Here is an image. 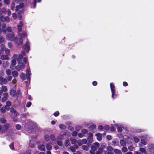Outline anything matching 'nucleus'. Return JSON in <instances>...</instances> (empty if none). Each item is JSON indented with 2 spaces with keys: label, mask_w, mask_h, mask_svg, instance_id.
<instances>
[{
  "label": "nucleus",
  "mask_w": 154,
  "mask_h": 154,
  "mask_svg": "<svg viewBox=\"0 0 154 154\" xmlns=\"http://www.w3.org/2000/svg\"><path fill=\"white\" fill-rule=\"evenodd\" d=\"M69 149L73 152H74L75 151V150L74 147H73V146H70L69 147Z\"/></svg>",
  "instance_id": "obj_41"
},
{
  "label": "nucleus",
  "mask_w": 154,
  "mask_h": 154,
  "mask_svg": "<svg viewBox=\"0 0 154 154\" xmlns=\"http://www.w3.org/2000/svg\"><path fill=\"white\" fill-rule=\"evenodd\" d=\"M10 127L8 123H6L3 125H0V134H3L6 132Z\"/></svg>",
  "instance_id": "obj_1"
},
{
  "label": "nucleus",
  "mask_w": 154,
  "mask_h": 154,
  "mask_svg": "<svg viewBox=\"0 0 154 154\" xmlns=\"http://www.w3.org/2000/svg\"><path fill=\"white\" fill-rule=\"evenodd\" d=\"M12 17H13L14 19H16L17 18V14L15 13H13V14H12Z\"/></svg>",
  "instance_id": "obj_54"
},
{
  "label": "nucleus",
  "mask_w": 154,
  "mask_h": 154,
  "mask_svg": "<svg viewBox=\"0 0 154 154\" xmlns=\"http://www.w3.org/2000/svg\"><path fill=\"white\" fill-rule=\"evenodd\" d=\"M116 125L117 127H118L117 130L119 132H121L122 131V128L119 127L118 125Z\"/></svg>",
  "instance_id": "obj_34"
},
{
  "label": "nucleus",
  "mask_w": 154,
  "mask_h": 154,
  "mask_svg": "<svg viewBox=\"0 0 154 154\" xmlns=\"http://www.w3.org/2000/svg\"><path fill=\"white\" fill-rule=\"evenodd\" d=\"M23 55L21 54H20L19 55L18 58L17 60H19L20 61V60L22 59L23 57Z\"/></svg>",
  "instance_id": "obj_58"
},
{
  "label": "nucleus",
  "mask_w": 154,
  "mask_h": 154,
  "mask_svg": "<svg viewBox=\"0 0 154 154\" xmlns=\"http://www.w3.org/2000/svg\"><path fill=\"white\" fill-rule=\"evenodd\" d=\"M46 148L48 150H51L52 148V146L50 143H48L47 145Z\"/></svg>",
  "instance_id": "obj_26"
},
{
  "label": "nucleus",
  "mask_w": 154,
  "mask_h": 154,
  "mask_svg": "<svg viewBox=\"0 0 154 154\" xmlns=\"http://www.w3.org/2000/svg\"><path fill=\"white\" fill-rule=\"evenodd\" d=\"M16 61L15 60L12 59L11 60V64L10 66V68L12 69H14V66L16 65Z\"/></svg>",
  "instance_id": "obj_6"
},
{
  "label": "nucleus",
  "mask_w": 154,
  "mask_h": 154,
  "mask_svg": "<svg viewBox=\"0 0 154 154\" xmlns=\"http://www.w3.org/2000/svg\"><path fill=\"white\" fill-rule=\"evenodd\" d=\"M29 42L28 41H27L25 45L23 47L24 50L27 52H28L29 51Z\"/></svg>",
  "instance_id": "obj_7"
},
{
  "label": "nucleus",
  "mask_w": 154,
  "mask_h": 154,
  "mask_svg": "<svg viewBox=\"0 0 154 154\" xmlns=\"http://www.w3.org/2000/svg\"><path fill=\"white\" fill-rule=\"evenodd\" d=\"M117 143L116 141L114 140V141H112V145L115 146L117 145Z\"/></svg>",
  "instance_id": "obj_53"
},
{
  "label": "nucleus",
  "mask_w": 154,
  "mask_h": 154,
  "mask_svg": "<svg viewBox=\"0 0 154 154\" xmlns=\"http://www.w3.org/2000/svg\"><path fill=\"white\" fill-rule=\"evenodd\" d=\"M15 4L14 2H13L11 4V9L12 10H14V8Z\"/></svg>",
  "instance_id": "obj_42"
},
{
  "label": "nucleus",
  "mask_w": 154,
  "mask_h": 154,
  "mask_svg": "<svg viewBox=\"0 0 154 154\" xmlns=\"http://www.w3.org/2000/svg\"><path fill=\"white\" fill-rule=\"evenodd\" d=\"M82 144H86L87 143V140L85 139H82Z\"/></svg>",
  "instance_id": "obj_43"
},
{
  "label": "nucleus",
  "mask_w": 154,
  "mask_h": 154,
  "mask_svg": "<svg viewBox=\"0 0 154 154\" xmlns=\"http://www.w3.org/2000/svg\"><path fill=\"white\" fill-rule=\"evenodd\" d=\"M6 106H9L11 105V102L9 101H8L6 102Z\"/></svg>",
  "instance_id": "obj_47"
},
{
  "label": "nucleus",
  "mask_w": 154,
  "mask_h": 154,
  "mask_svg": "<svg viewBox=\"0 0 154 154\" xmlns=\"http://www.w3.org/2000/svg\"><path fill=\"white\" fill-rule=\"evenodd\" d=\"M81 132L82 133L84 134H86L88 132V131L85 129H83L81 130Z\"/></svg>",
  "instance_id": "obj_33"
},
{
  "label": "nucleus",
  "mask_w": 154,
  "mask_h": 154,
  "mask_svg": "<svg viewBox=\"0 0 154 154\" xmlns=\"http://www.w3.org/2000/svg\"><path fill=\"white\" fill-rule=\"evenodd\" d=\"M4 51H5V53L6 55H7L8 56L9 55L10 53V50L9 49H5Z\"/></svg>",
  "instance_id": "obj_28"
},
{
  "label": "nucleus",
  "mask_w": 154,
  "mask_h": 154,
  "mask_svg": "<svg viewBox=\"0 0 154 154\" xmlns=\"http://www.w3.org/2000/svg\"><path fill=\"white\" fill-rule=\"evenodd\" d=\"M6 38L7 39L11 41H13L17 39V37L15 36L14 33L12 32H10L6 35Z\"/></svg>",
  "instance_id": "obj_2"
},
{
  "label": "nucleus",
  "mask_w": 154,
  "mask_h": 154,
  "mask_svg": "<svg viewBox=\"0 0 154 154\" xmlns=\"http://www.w3.org/2000/svg\"><path fill=\"white\" fill-rule=\"evenodd\" d=\"M0 111L2 113H4L5 112V108L3 107L0 109Z\"/></svg>",
  "instance_id": "obj_50"
},
{
  "label": "nucleus",
  "mask_w": 154,
  "mask_h": 154,
  "mask_svg": "<svg viewBox=\"0 0 154 154\" xmlns=\"http://www.w3.org/2000/svg\"><path fill=\"white\" fill-rule=\"evenodd\" d=\"M17 61L18 65L15 67V68L17 70L19 71L21 69H24L25 65L23 63H21L19 60H17Z\"/></svg>",
  "instance_id": "obj_3"
},
{
  "label": "nucleus",
  "mask_w": 154,
  "mask_h": 154,
  "mask_svg": "<svg viewBox=\"0 0 154 154\" xmlns=\"http://www.w3.org/2000/svg\"><path fill=\"white\" fill-rule=\"evenodd\" d=\"M96 126L94 125H92L89 127V128L91 130H93L95 128Z\"/></svg>",
  "instance_id": "obj_36"
},
{
  "label": "nucleus",
  "mask_w": 154,
  "mask_h": 154,
  "mask_svg": "<svg viewBox=\"0 0 154 154\" xmlns=\"http://www.w3.org/2000/svg\"><path fill=\"white\" fill-rule=\"evenodd\" d=\"M82 128V127L80 125H77L75 127V129L77 131L80 130Z\"/></svg>",
  "instance_id": "obj_27"
},
{
  "label": "nucleus",
  "mask_w": 154,
  "mask_h": 154,
  "mask_svg": "<svg viewBox=\"0 0 154 154\" xmlns=\"http://www.w3.org/2000/svg\"><path fill=\"white\" fill-rule=\"evenodd\" d=\"M3 65L5 67H6L7 66H8V62L7 61H6L5 62H4L3 63Z\"/></svg>",
  "instance_id": "obj_49"
},
{
  "label": "nucleus",
  "mask_w": 154,
  "mask_h": 154,
  "mask_svg": "<svg viewBox=\"0 0 154 154\" xmlns=\"http://www.w3.org/2000/svg\"><path fill=\"white\" fill-rule=\"evenodd\" d=\"M23 26V23L21 21L20 22V24L18 25L17 28L18 31L20 32L22 30V27Z\"/></svg>",
  "instance_id": "obj_11"
},
{
  "label": "nucleus",
  "mask_w": 154,
  "mask_h": 154,
  "mask_svg": "<svg viewBox=\"0 0 154 154\" xmlns=\"http://www.w3.org/2000/svg\"><path fill=\"white\" fill-rule=\"evenodd\" d=\"M121 149L122 151L124 152H127L128 151V149L125 146H123V147H122V148Z\"/></svg>",
  "instance_id": "obj_23"
},
{
  "label": "nucleus",
  "mask_w": 154,
  "mask_h": 154,
  "mask_svg": "<svg viewBox=\"0 0 154 154\" xmlns=\"http://www.w3.org/2000/svg\"><path fill=\"white\" fill-rule=\"evenodd\" d=\"M6 73L8 75H10L11 74V71L10 69H8L6 71Z\"/></svg>",
  "instance_id": "obj_32"
},
{
  "label": "nucleus",
  "mask_w": 154,
  "mask_h": 154,
  "mask_svg": "<svg viewBox=\"0 0 154 154\" xmlns=\"http://www.w3.org/2000/svg\"><path fill=\"white\" fill-rule=\"evenodd\" d=\"M16 128L18 130H20L21 128V126L20 125H17L16 126Z\"/></svg>",
  "instance_id": "obj_52"
},
{
  "label": "nucleus",
  "mask_w": 154,
  "mask_h": 154,
  "mask_svg": "<svg viewBox=\"0 0 154 154\" xmlns=\"http://www.w3.org/2000/svg\"><path fill=\"white\" fill-rule=\"evenodd\" d=\"M106 138L107 139H108V140H111L112 139V137L110 135H107V136H106Z\"/></svg>",
  "instance_id": "obj_62"
},
{
  "label": "nucleus",
  "mask_w": 154,
  "mask_h": 154,
  "mask_svg": "<svg viewBox=\"0 0 154 154\" xmlns=\"http://www.w3.org/2000/svg\"><path fill=\"white\" fill-rule=\"evenodd\" d=\"M77 140L75 139H73L71 140V142L72 144H74L76 141Z\"/></svg>",
  "instance_id": "obj_56"
},
{
  "label": "nucleus",
  "mask_w": 154,
  "mask_h": 154,
  "mask_svg": "<svg viewBox=\"0 0 154 154\" xmlns=\"http://www.w3.org/2000/svg\"><path fill=\"white\" fill-rule=\"evenodd\" d=\"M110 87L112 91V97L113 98L115 92V86L112 83H111L110 84Z\"/></svg>",
  "instance_id": "obj_5"
},
{
  "label": "nucleus",
  "mask_w": 154,
  "mask_h": 154,
  "mask_svg": "<svg viewBox=\"0 0 154 154\" xmlns=\"http://www.w3.org/2000/svg\"><path fill=\"white\" fill-rule=\"evenodd\" d=\"M38 149L41 151L44 150L45 147L43 145H41L38 146Z\"/></svg>",
  "instance_id": "obj_18"
},
{
  "label": "nucleus",
  "mask_w": 154,
  "mask_h": 154,
  "mask_svg": "<svg viewBox=\"0 0 154 154\" xmlns=\"http://www.w3.org/2000/svg\"><path fill=\"white\" fill-rule=\"evenodd\" d=\"M107 149L109 151H111L113 150V148L111 146H109L107 147Z\"/></svg>",
  "instance_id": "obj_38"
},
{
  "label": "nucleus",
  "mask_w": 154,
  "mask_h": 154,
  "mask_svg": "<svg viewBox=\"0 0 154 154\" xmlns=\"http://www.w3.org/2000/svg\"><path fill=\"white\" fill-rule=\"evenodd\" d=\"M20 77L23 80H24L25 79V74L23 73H21L20 74Z\"/></svg>",
  "instance_id": "obj_25"
},
{
  "label": "nucleus",
  "mask_w": 154,
  "mask_h": 154,
  "mask_svg": "<svg viewBox=\"0 0 154 154\" xmlns=\"http://www.w3.org/2000/svg\"><path fill=\"white\" fill-rule=\"evenodd\" d=\"M4 40L5 39L1 35H0V43H2L3 42Z\"/></svg>",
  "instance_id": "obj_37"
},
{
  "label": "nucleus",
  "mask_w": 154,
  "mask_h": 154,
  "mask_svg": "<svg viewBox=\"0 0 154 154\" xmlns=\"http://www.w3.org/2000/svg\"><path fill=\"white\" fill-rule=\"evenodd\" d=\"M0 81L3 84H6L8 82L7 80L2 76H0Z\"/></svg>",
  "instance_id": "obj_8"
},
{
  "label": "nucleus",
  "mask_w": 154,
  "mask_h": 154,
  "mask_svg": "<svg viewBox=\"0 0 154 154\" xmlns=\"http://www.w3.org/2000/svg\"><path fill=\"white\" fill-rule=\"evenodd\" d=\"M6 27V25L5 24H4L2 26V30L4 32H6V29H5Z\"/></svg>",
  "instance_id": "obj_31"
},
{
  "label": "nucleus",
  "mask_w": 154,
  "mask_h": 154,
  "mask_svg": "<svg viewBox=\"0 0 154 154\" xmlns=\"http://www.w3.org/2000/svg\"><path fill=\"white\" fill-rule=\"evenodd\" d=\"M120 143L122 146H125L126 145V142L123 140H120Z\"/></svg>",
  "instance_id": "obj_17"
},
{
  "label": "nucleus",
  "mask_w": 154,
  "mask_h": 154,
  "mask_svg": "<svg viewBox=\"0 0 154 154\" xmlns=\"http://www.w3.org/2000/svg\"><path fill=\"white\" fill-rule=\"evenodd\" d=\"M114 151L116 154H122V153L121 151L118 149H115Z\"/></svg>",
  "instance_id": "obj_19"
},
{
  "label": "nucleus",
  "mask_w": 154,
  "mask_h": 154,
  "mask_svg": "<svg viewBox=\"0 0 154 154\" xmlns=\"http://www.w3.org/2000/svg\"><path fill=\"white\" fill-rule=\"evenodd\" d=\"M57 143L58 145L60 146H62L63 145V143L59 140H57Z\"/></svg>",
  "instance_id": "obj_45"
},
{
  "label": "nucleus",
  "mask_w": 154,
  "mask_h": 154,
  "mask_svg": "<svg viewBox=\"0 0 154 154\" xmlns=\"http://www.w3.org/2000/svg\"><path fill=\"white\" fill-rule=\"evenodd\" d=\"M10 93L11 95L13 96H14L15 94V91L14 90H11L10 91Z\"/></svg>",
  "instance_id": "obj_30"
},
{
  "label": "nucleus",
  "mask_w": 154,
  "mask_h": 154,
  "mask_svg": "<svg viewBox=\"0 0 154 154\" xmlns=\"http://www.w3.org/2000/svg\"><path fill=\"white\" fill-rule=\"evenodd\" d=\"M6 11V10L5 8H0V14H1L3 13H5Z\"/></svg>",
  "instance_id": "obj_22"
},
{
  "label": "nucleus",
  "mask_w": 154,
  "mask_h": 154,
  "mask_svg": "<svg viewBox=\"0 0 154 154\" xmlns=\"http://www.w3.org/2000/svg\"><path fill=\"white\" fill-rule=\"evenodd\" d=\"M10 111L11 112L14 113V115L17 116L18 114L17 112H16V111L13 108H11L10 109Z\"/></svg>",
  "instance_id": "obj_16"
},
{
  "label": "nucleus",
  "mask_w": 154,
  "mask_h": 154,
  "mask_svg": "<svg viewBox=\"0 0 154 154\" xmlns=\"http://www.w3.org/2000/svg\"><path fill=\"white\" fill-rule=\"evenodd\" d=\"M7 122L6 120L4 118H0V122L2 124H4Z\"/></svg>",
  "instance_id": "obj_20"
},
{
  "label": "nucleus",
  "mask_w": 154,
  "mask_h": 154,
  "mask_svg": "<svg viewBox=\"0 0 154 154\" xmlns=\"http://www.w3.org/2000/svg\"><path fill=\"white\" fill-rule=\"evenodd\" d=\"M77 134V133L76 131H74L72 133V135L73 136H75Z\"/></svg>",
  "instance_id": "obj_60"
},
{
  "label": "nucleus",
  "mask_w": 154,
  "mask_h": 154,
  "mask_svg": "<svg viewBox=\"0 0 154 154\" xmlns=\"http://www.w3.org/2000/svg\"><path fill=\"white\" fill-rule=\"evenodd\" d=\"M26 36H27V35L25 32L23 33L22 35H21V38H20L19 40V41L20 44H22L23 43V41L22 40V38H23V37H25Z\"/></svg>",
  "instance_id": "obj_13"
},
{
  "label": "nucleus",
  "mask_w": 154,
  "mask_h": 154,
  "mask_svg": "<svg viewBox=\"0 0 154 154\" xmlns=\"http://www.w3.org/2000/svg\"><path fill=\"white\" fill-rule=\"evenodd\" d=\"M24 6V5L22 3H20L19 5H18L16 7V11H17L20 9L22 8Z\"/></svg>",
  "instance_id": "obj_9"
},
{
  "label": "nucleus",
  "mask_w": 154,
  "mask_h": 154,
  "mask_svg": "<svg viewBox=\"0 0 154 154\" xmlns=\"http://www.w3.org/2000/svg\"><path fill=\"white\" fill-rule=\"evenodd\" d=\"M78 136L80 138H82L84 136V135L83 133H79L78 134Z\"/></svg>",
  "instance_id": "obj_51"
},
{
  "label": "nucleus",
  "mask_w": 154,
  "mask_h": 154,
  "mask_svg": "<svg viewBox=\"0 0 154 154\" xmlns=\"http://www.w3.org/2000/svg\"><path fill=\"white\" fill-rule=\"evenodd\" d=\"M59 127L60 128L62 129H65L66 128V126L63 124L60 125H59Z\"/></svg>",
  "instance_id": "obj_29"
},
{
  "label": "nucleus",
  "mask_w": 154,
  "mask_h": 154,
  "mask_svg": "<svg viewBox=\"0 0 154 154\" xmlns=\"http://www.w3.org/2000/svg\"><path fill=\"white\" fill-rule=\"evenodd\" d=\"M8 31L9 32V33H10V32H11V27H8L7 28V30L6 31Z\"/></svg>",
  "instance_id": "obj_63"
},
{
  "label": "nucleus",
  "mask_w": 154,
  "mask_h": 154,
  "mask_svg": "<svg viewBox=\"0 0 154 154\" xmlns=\"http://www.w3.org/2000/svg\"><path fill=\"white\" fill-rule=\"evenodd\" d=\"M82 149L85 151H87L88 149V147L85 145H83L82 146Z\"/></svg>",
  "instance_id": "obj_35"
},
{
  "label": "nucleus",
  "mask_w": 154,
  "mask_h": 154,
  "mask_svg": "<svg viewBox=\"0 0 154 154\" xmlns=\"http://www.w3.org/2000/svg\"><path fill=\"white\" fill-rule=\"evenodd\" d=\"M12 76L14 77H16L18 76V73L16 71H14L12 72Z\"/></svg>",
  "instance_id": "obj_15"
},
{
  "label": "nucleus",
  "mask_w": 154,
  "mask_h": 154,
  "mask_svg": "<svg viewBox=\"0 0 154 154\" xmlns=\"http://www.w3.org/2000/svg\"><path fill=\"white\" fill-rule=\"evenodd\" d=\"M134 140L136 143H138L139 142V140L137 137H134Z\"/></svg>",
  "instance_id": "obj_40"
},
{
  "label": "nucleus",
  "mask_w": 154,
  "mask_h": 154,
  "mask_svg": "<svg viewBox=\"0 0 154 154\" xmlns=\"http://www.w3.org/2000/svg\"><path fill=\"white\" fill-rule=\"evenodd\" d=\"M140 150L143 153H144L145 154H147L146 150L145 148H141L140 149Z\"/></svg>",
  "instance_id": "obj_24"
},
{
  "label": "nucleus",
  "mask_w": 154,
  "mask_h": 154,
  "mask_svg": "<svg viewBox=\"0 0 154 154\" xmlns=\"http://www.w3.org/2000/svg\"><path fill=\"white\" fill-rule=\"evenodd\" d=\"M31 105V103L30 102H28L27 103L26 106L28 107H29Z\"/></svg>",
  "instance_id": "obj_57"
},
{
  "label": "nucleus",
  "mask_w": 154,
  "mask_h": 154,
  "mask_svg": "<svg viewBox=\"0 0 154 154\" xmlns=\"http://www.w3.org/2000/svg\"><path fill=\"white\" fill-rule=\"evenodd\" d=\"M0 20L2 22L5 21L7 22H8L10 20L8 16L6 17L2 16L0 17Z\"/></svg>",
  "instance_id": "obj_4"
},
{
  "label": "nucleus",
  "mask_w": 154,
  "mask_h": 154,
  "mask_svg": "<svg viewBox=\"0 0 154 154\" xmlns=\"http://www.w3.org/2000/svg\"><path fill=\"white\" fill-rule=\"evenodd\" d=\"M12 77L11 76H8L7 77V80L8 81H11L12 79Z\"/></svg>",
  "instance_id": "obj_64"
},
{
  "label": "nucleus",
  "mask_w": 154,
  "mask_h": 154,
  "mask_svg": "<svg viewBox=\"0 0 154 154\" xmlns=\"http://www.w3.org/2000/svg\"><path fill=\"white\" fill-rule=\"evenodd\" d=\"M31 75L30 71L29 69H27L26 71V75L27 78L29 79V76Z\"/></svg>",
  "instance_id": "obj_14"
},
{
  "label": "nucleus",
  "mask_w": 154,
  "mask_h": 154,
  "mask_svg": "<svg viewBox=\"0 0 154 154\" xmlns=\"http://www.w3.org/2000/svg\"><path fill=\"white\" fill-rule=\"evenodd\" d=\"M91 149L93 151H95L97 150V148L93 146L91 147Z\"/></svg>",
  "instance_id": "obj_55"
},
{
  "label": "nucleus",
  "mask_w": 154,
  "mask_h": 154,
  "mask_svg": "<svg viewBox=\"0 0 154 154\" xmlns=\"http://www.w3.org/2000/svg\"><path fill=\"white\" fill-rule=\"evenodd\" d=\"M100 145L99 143L97 142L95 143L94 144V146H95V147H96L97 148Z\"/></svg>",
  "instance_id": "obj_46"
},
{
  "label": "nucleus",
  "mask_w": 154,
  "mask_h": 154,
  "mask_svg": "<svg viewBox=\"0 0 154 154\" xmlns=\"http://www.w3.org/2000/svg\"><path fill=\"white\" fill-rule=\"evenodd\" d=\"M77 143L79 146H81L82 144V140H79L77 141Z\"/></svg>",
  "instance_id": "obj_48"
},
{
  "label": "nucleus",
  "mask_w": 154,
  "mask_h": 154,
  "mask_svg": "<svg viewBox=\"0 0 154 154\" xmlns=\"http://www.w3.org/2000/svg\"><path fill=\"white\" fill-rule=\"evenodd\" d=\"M59 112L58 111H57V112H55L54 113V114L55 116H57L59 115Z\"/></svg>",
  "instance_id": "obj_61"
},
{
  "label": "nucleus",
  "mask_w": 154,
  "mask_h": 154,
  "mask_svg": "<svg viewBox=\"0 0 154 154\" xmlns=\"http://www.w3.org/2000/svg\"><path fill=\"white\" fill-rule=\"evenodd\" d=\"M128 149L130 151H133L134 149V147L132 145L128 146Z\"/></svg>",
  "instance_id": "obj_39"
},
{
  "label": "nucleus",
  "mask_w": 154,
  "mask_h": 154,
  "mask_svg": "<svg viewBox=\"0 0 154 154\" xmlns=\"http://www.w3.org/2000/svg\"><path fill=\"white\" fill-rule=\"evenodd\" d=\"M68 140H66L65 142V144L66 146H68L70 144Z\"/></svg>",
  "instance_id": "obj_44"
},
{
  "label": "nucleus",
  "mask_w": 154,
  "mask_h": 154,
  "mask_svg": "<svg viewBox=\"0 0 154 154\" xmlns=\"http://www.w3.org/2000/svg\"><path fill=\"white\" fill-rule=\"evenodd\" d=\"M141 143L142 144H144V145H145L146 144V141L143 140V139H142L141 140Z\"/></svg>",
  "instance_id": "obj_59"
},
{
  "label": "nucleus",
  "mask_w": 154,
  "mask_h": 154,
  "mask_svg": "<svg viewBox=\"0 0 154 154\" xmlns=\"http://www.w3.org/2000/svg\"><path fill=\"white\" fill-rule=\"evenodd\" d=\"M97 139L99 141H100L102 140V134L100 133H97L95 134Z\"/></svg>",
  "instance_id": "obj_12"
},
{
  "label": "nucleus",
  "mask_w": 154,
  "mask_h": 154,
  "mask_svg": "<svg viewBox=\"0 0 154 154\" xmlns=\"http://www.w3.org/2000/svg\"><path fill=\"white\" fill-rule=\"evenodd\" d=\"M0 58L3 60H8L9 59V58L7 55H1L0 57Z\"/></svg>",
  "instance_id": "obj_10"
},
{
  "label": "nucleus",
  "mask_w": 154,
  "mask_h": 154,
  "mask_svg": "<svg viewBox=\"0 0 154 154\" xmlns=\"http://www.w3.org/2000/svg\"><path fill=\"white\" fill-rule=\"evenodd\" d=\"M1 90L2 92H6L7 91L8 89L7 87L5 86H3L2 87Z\"/></svg>",
  "instance_id": "obj_21"
}]
</instances>
